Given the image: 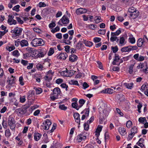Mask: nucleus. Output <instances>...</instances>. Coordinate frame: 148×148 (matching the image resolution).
<instances>
[{"instance_id": "f257e3e1", "label": "nucleus", "mask_w": 148, "mask_h": 148, "mask_svg": "<svg viewBox=\"0 0 148 148\" xmlns=\"http://www.w3.org/2000/svg\"><path fill=\"white\" fill-rule=\"evenodd\" d=\"M23 29L22 28L18 27H14L12 29L10 32L12 34V37H18L21 34Z\"/></svg>"}, {"instance_id": "f03ea898", "label": "nucleus", "mask_w": 148, "mask_h": 148, "mask_svg": "<svg viewBox=\"0 0 148 148\" xmlns=\"http://www.w3.org/2000/svg\"><path fill=\"white\" fill-rule=\"evenodd\" d=\"M31 43L32 46L34 47L42 46L45 44L43 40L42 39L38 38H35L33 40Z\"/></svg>"}, {"instance_id": "7ed1b4c3", "label": "nucleus", "mask_w": 148, "mask_h": 148, "mask_svg": "<svg viewBox=\"0 0 148 148\" xmlns=\"http://www.w3.org/2000/svg\"><path fill=\"white\" fill-rule=\"evenodd\" d=\"M89 136V134L87 132H84L76 136V141L78 142L85 140L86 137Z\"/></svg>"}, {"instance_id": "20e7f679", "label": "nucleus", "mask_w": 148, "mask_h": 148, "mask_svg": "<svg viewBox=\"0 0 148 148\" xmlns=\"http://www.w3.org/2000/svg\"><path fill=\"white\" fill-rule=\"evenodd\" d=\"M69 22V18L66 15H64L58 22V25L61 26H66Z\"/></svg>"}, {"instance_id": "39448f33", "label": "nucleus", "mask_w": 148, "mask_h": 148, "mask_svg": "<svg viewBox=\"0 0 148 148\" xmlns=\"http://www.w3.org/2000/svg\"><path fill=\"white\" fill-rule=\"evenodd\" d=\"M8 125L10 129L12 130H14L15 127V122L14 118L12 116H10L8 118Z\"/></svg>"}, {"instance_id": "423d86ee", "label": "nucleus", "mask_w": 148, "mask_h": 148, "mask_svg": "<svg viewBox=\"0 0 148 148\" xmlns=\"http://www.w3.org/2000/svg\"><path fill=\"white\" fill-rule=\"evenodd\" d=\"M27 107H23L18 108L15 110V112L19 116L23 115L25 114L27 112Z\"/></svg>"}, {"instance_id": "0eeeda50", "label": "nucleus", "mask_w": 148, "mask_h": 148, "mask_svg": "<svg viewBox=\"0 0 148 148\" xmlns=\"http://www.w3.org/2000/svg\"><path fill=\"white\" fill-rule=\"evenodd\" d=\"M51 124V123L49 120L46 119L45 122L43 123L41 126L44 129L48 130L49 129Z\"/></svg>"}, {"instance_id": "6e6552de", "label": "nucleus", "mask_w": 148, "mask_h": 148, "mask_svg": "<svg viewBox=\"0 0 148 148\" xmlns=\"http://www.w3.org/2000/svg\"><path fill=\"white\" fill-rule=\"evenodd\" d=\"M54 72H52L51 70H49L47 73L46 75L44 77V79L46 81H49L51 80L53 76Z\"/></svg>"}, {"instance_id": "1a4fd4ad", "label": "nucleus", "mask_w": 148, "mask_h": 148, "mask_svg": "<svg viewBox=\"0 0 148 148\" xmlns=\"http://www.w3.org/2000/svg\"><path fill=\"white\" fill-rule=\"evenodd\" d=\"M68 56V55L66 53H61L59 55H57L56 56L57 58L60 60H65Z\"/></svg>"}, {"instance_id": "9d476101", "label": "nucleus", "mask_w": 148, "mask_h": 148, "mask_svg": "<svg viewBox=\"0 0 148 148\" xmlns=\"http://www.w3.org/2000/svg\"><path fill=\"white\" fill-rule=\"evenodd\" d=\"M14 16L12 15H9L8 22L10 25H15L16 24V21L14 19Z\"/></svg>"}, {"instance_id": "9b49d317", "label": "nucleus", "mask_w": 148, "mask_h": 148, "mask_svg": "<svg viewBox=\"0 0 148 148\" xmlns=\"http://www.w3.org/2000/svg\"><path fill=\"white\" fill-rule=\"evenodd\" d=\"M73 116L76 122L78 124V127H79L80 122L79 114L77 113H75L73 114Z\"/></svg>"}, {"instance_id": "f8f14e48", "label": "nucleus", "mask_w": 148, "mask_h": 148, "mask_svg": "<svg viewBox=\"0 0 148 148\" xmlns=\"http://www.w3.org/2000/svg\"><path fill=\"white\" fill-rule=\"evenodd\" d=\"M69 37V35L68 33L65 34L63 35V42L65 43L67 45H70L71 43V41H70V42H67L68 40H69V39H68Z\"/></svg>"}, {"instance_id": "ddd939ff", "label": "nucleus", "mask_w": 148, "mask_h": 148, "mask_svg": "<svg viewBox=\"0 0 148 148\" xmlns=\"http://www.w3.org/2000/svg\"><path fill=\"white\" fill-rule=\"evenodd\" d=\"M87 12V11L86 9L80 8L76 10V13L77 15H80L83 13H86Z\"/></svg>"}, {"instance_id": "4468645a", "label": "nucleus", "mask_w": 148, "mask_h": 148, "mask_svg": "<svg viewBox=\"0 0 148 148\" xmlns=\"http://www.w3.org/2000/svg\"><path fill=\"white\" fill-rule=\"evenodd\" d=\"M120 58L118 55L115 54V58L113 61L112 62V64L114 65H119V61Z\"/></svg>"}, {"instance_id": "2eb2a0df", "label": "nucleus", "mask_w": 148, "mask_h": 148, "mask_svg": "<svg viewBox=\"0 0 148 148\" xmlns=\"http://www.w3.org/2000/svg\"><path fill=\"white\" fill-rule=\"evenodd\" d=\"M16 78L13 75H12L11 77L8 79L7 82L8 83V84L10 85H12L14 84L15 82Z\"/></svg>"}, {"instance_id": "dca6fc26", "label": "nucleus", "mask_w": 148, "mask_h": 148, "mask_svg": "<svg viewBox=\"0 0 148 148\" xmlns=\"http://www.w3.org/2000/svg\"><path fill=\"white\" fill-rule=\"evenodd\" d=\"M118 130L119 133L122 136H124L127 133L125 129L123 127H120Z\"/></svg>"}, {"instance_id": "f3484780", "label": "nucleus", "mask_w": 148, "mask_h": 148, "mask_svg": "<svg viewBox=\"0 0 148 148\" xmlns=\"http://www.w3.org/2000/svg\"><path fill=\"white\" fill-rule=\"evenodd\" d=\"M126 42H125V38L123 36L120 37L119 39L118 45L119 46H123L124 45Z\"/></svg>"}, {"instance_id": "a211bd4d", "label": "nucleus", "mask_w": 148, "mask_h": 148, "mask_svg": "<svg viewBox=\"0 0 148 148\" xmlns=\"http://www.w3.org/2000/svg\"><path fill=\"white\" fill-rule=\"evenodd\" d=\"M20 43L21 47H27L29 45L28 41L25 39H23L20 41Z\"/></svg>"}, {"instance_id": "6ab92c4d", "label": "nucleus", "mask_w": 148, "mask_h": 148, "mask_svg": "<svg viewBox=\"0 0 148 148\" xmlns=\"http://www.w3.org/2000/svg\"><path fill=\"white\" fill-rule=\"evenodd\" d=\"M53 95H55L56 96H58L60 94L61 91L59 88L56 87L53 89Z\"/></svg>"}, {"instance_id": "aec40b11", "label": "nucleus", "mask_w": 148, "mask_h": 148, "mask_svg": "<svg viewBox=\"0 0 148 148\" xmlns=\"http://www.w3.org/2000/svg\"><path fill=\"white\" fill-rule=\"evenodd\" d=\"M34 138L35 141H38L39 140L42 136V134L38 132H35L34 135Z\"/></svg>"}, {"instance_id": "412c9836", "label": "nucleus", "mask_w": 148, "mask_h": 148, "mask_svg": "<svg viewBox=\"0 0 148 148\" xmlns=\"http://www.w3.org/2000/svg\"><path fill=\"white\" fill-rule=\"evenodd\" d=\"M130 17L133 19H135L138 16L139 12L137 10H136L133 13H130Z\"/></svg>"}, {"instance_id": "4be33fe9", "label": "nucleus", "mask_w": 148, "mask_h": 148, "mask_svg": "<svg viewBox=\"0 0 148 148\" xmlns=\"http://www.w3.org/2000/svg\"><path fill=\"white\" fill-rule=\"evenodd\" d=\"M114 90L110 88H107L105 89L102 91V92L103 93H108L112 94L114 92Z\"/></svg>"}, {"instance_id": "5701e85b", "label": "nucleus", "mask_w": 148, "mask_h": 148, "mask_svg": "<svg viewBox=\"0 0 148 148\" xmlns=\"http://www.w3.org/2000/svg\"><path fill=\"white\" fill-rule=\"evenodd\" d=\"M124 85L128 89H131L133 88L134 83L133 82L130 83H125L124 84Z\"/></svg>"}, {"instance_id": "b1692460", "label": "nucleus", "mask_w": 148, "mask_h": 148, "mask_svg": "<svg viewBox=\"0 0 148 148\" xmlns=\"http://www.w3.org/2000/svg\"><path fill=\"white\" fill-rule=\"evenodd\" d=\"M77 59V56L75 54H72L69 57V60L72 62L76 61Z\"/></svg>"}, {"instance_id": "393cba45", "label": "nucleus", "mask_w": 148, "mask_h": 148, "mask_svg": "<svg viewBox=\"0 0 148 148\" xmlns=\"http://www.w3.org/2000/svg\"><path fill=\"white\" fill-rule=\"evenodd\" d=\"M83 42L86 46L88 47H91L93 44L92 42L88 41L85 39L83 40Z\"/></svg>"}, {"instance_id": "a878e982", "label": "nucleus", "mask_w": 148, "mask_h": 148, "mask_svg": "<svg viewBox=\"0 0 148 148\" xmlns=\"http://www.w3.org/2000/svg\"><path fill=\"white\" fill-rule=\"evenodd\" d=\"M70 35L69 37V40H68L67 42H70V41H71L73 39V35L74 34V31L73 30H71L69 31L68 32V34Z\"/></svg>"}, {"instance_id": "bb28decb", "label": "nucleus", "mask_w": 148, "mask_h": 148, "mask_svg": "<svg viewBox=\"0 0 148 148\" xmlns=\"http://www.w3.org/2000/svg\"><path fill=\"white\" fill-rule=\"evenodd\" d=\"M134 63L131 64L129 66L128 71L129 73L131 74L133 73V69L134 65L135 64V62L134 61Z\"/></svg>"}, {"instance_id": "cd10ccee", "label": "nucleus", "mask_w": 148, "mask_h": 148, "mask_svg": "<svg viewBox=\"0 0 148 148\" xmlns=\"http://www.w3.org/2000/svg\"><path fill=\"white\" fill-rule=\"evenodd\" d=\"M5 82V78L3 76H0V85L4 86Z\"/></svg>"}, {"instance_id": "c85d7f7f", "label": "nucleus", "mask_w": 148, "mask_h": 148, "mask_svg": "<svg viewBox=\"0 0 148 148\" xmlns=\"http://www.w3.org/2000/svg\"><path fill=\"white\" fill-rule=\"evenodd\" d=\"M110 40L111 41L113 42L114 41H116L117 43L119 42V39L116 36H112L110 38Z\"/></svg>"}, {"instance_id": "c756f323", "label": "nucleus", "mask_w": 148, "mask_h": 148, "mask_svg": "<svg viewBox=\"0 0 148 148\" xmlns=\"http://www.w3.org/2000/svg\"><path fill=\"white\" fill-rule=\"evenodd\" d=\"M121 32V31L120 29L117 30L115 32H111V36H118Z\"/></svg>"}, {"instance_id": "7c9ffc66", "label": "nucleus", "mask_w": 148, "mask_h": 148, "mask_svg": "<svg viewBox=\"0 0 148 148\" xmlns=\"http://www.w3.org/2000/svg\"><path fill=\"white\" fill-rule=\"evenodd\" d=\"M89 108H86L84 109L83 112H82L81 114L84 113L86 116L88 117L89 116Z\"/></svg>"}, {"instance_id": "2f4dec72", "label": "nucleus", "mask_w": 148, "mask_h": 148, "mask_svg": "<svg viewBox=\"0 0 148 148\" xmlns=\"http://www.w3.org/2000/svg\"><path fill=\"white\" fill-rule=\"evenodd\" d=\"M72 106L73 108L78 110L80 108L79 105H78L76 102H74L72 103Z\"/></svg>"}, {"instance_id": "473e14b6", "label": "nucleus", "mask_w": 148, "mask_h": 148, "mask_svg": "<svg viewBox=\"0 0 148 148\" xmlns=\"http://www.w3.org/2000/svg\"><path fill=\"white\" fill-rule=\"evenodd\" d=\"M11 135L10 131L9 129H6L5 131V136L8 138H9Z\"/></svg>"}, {"instance_id": "72a5a7b5", "label": "nucleus", "mask_w": 148, "mask_h": 148, "mask_svg": "<svg viewBox=\"0 0 148 148\" xmlns=\"http://www.w3.org/2000/svg\"><path fill=\"white\" fill-rule=\"evenodd\" d=\"M143 43V41L142 39L141 38H139L137 42V45L138 47H141Z\"/></svg>"}, {"instance_id": "f704fd0d", "label": "nucleus", "mask_w": 148, "mask_h": 148, "mask_svg": "<svg viewBox=\"0 0 148 148\" xmlns=\"http://www.w3.org/2000/svg\"><path fill=\"white\" fill-rule=\"evenodd\" d=\"M69 83L71 85H74L77 86L79 85L78 81L74 80L70 81L69 82Z\"/></svg>"}, {"instance_id": "c9c22d12", "label": "nucleus", "mask_w": 148, "mask_h": 148, "mask_svg": "<svg viewBox=\"0 0 148 148\" xmlns=\"http://www.w3.org/2000/svg\"><path fill=\"white\" fill-rule=\"evenodd\" d=\"M12 55L16 57H18L20 55V53L18 50H16L12 52Z\"/></svg>"}, {"instance_id": "e433bc0d", "label": "nucleus", "mask_w": 148, "mask_h": 148, "mask_svg": "<svg viewBox=\"0 0 148 148\" xmlns=\"http://www.w3.org/2000/svg\"><path fill=\"white\" fill-rule=\"evenodd\" d=\"M122 51L123 52H127L130 51L129 46L127 47H125L122 48L121 49Z\"/></svg>"}, {"instance_id": "4c0bfd02", "label": "nucleus", "mask_w": 148, "mask_h": 148, "mask_svg": "<svg viewBox=\"0 0 148 148\" xmlns=\"http://www.w3.org/2000/svg\"><path fill=\"white\" fill-rule=\"evenodd\" d=\"M138 121L141 123L144 124L145 122H147L145 117H140L138 119Z\"/></svg>"}, {"instance_id": "58836bf2", "label": "nucleus", "mask_w": 148, "mask_h": 148, "mask_svg": "<svg viewBox=\"0 0 148 148\" xmlns=\"http://www.w3.org/2000/svg\"><path fill=\"white\" fill-rule=\"evenodd\" d=\"M37 94H39L42 92V89L40 88H37L35 89Z\"/></svg>"}, {"instance_id": "ea45409f", "label": "nucleus", "mask_w": 148, "mask_h": 148, "mask_svg": "<svg viewBox=\"0 0 148 148\" xmlns=\"http://www.w3.org/2000/svg\"><path fill=\"white\" fill-rule=\"evenodd\" d=\"M23 79L22 76H20L19 78L18 81L19 82V84L21 86H23L24 84V82L23 81Z\"/></svg>"}, {"instance_id": "a19ab883", "label": "nucleus", "mask_w": 148, "mask_h": 148, "mask_svg": "<svg viewBox=\"0 0 148 148\" xmlns=\"http://www.w3.org/2000/svg\"><path fill=\"white\" fill-rule=\"evenodd\" d=\"M83 45L82 43L80 41H79L76 45V47L77 49H79L81 48Z\"/></svg>"}, {"instance_id": "79ce46f5", "label": "nucleus", "mask_w": 148, "mask_h": 148, "mask_svg": "<svg viewBox=\"0 0 148 148\" xmlns=\"http://www.w3.org/2000/svg\"><path fill=\"white\" fill-rule=\"evenodd\" d=\"M54 52V50L53 48H50L48 53V55L49 56H51L53 54Z\"/></svg>"}, {"instance_id": "37998d69", "label": "nucleus", "mask_w": 148, "mask_h": 148, "mask_svg": "<svg viewBox=\"0 0 148 148\" xmlns=\"http://www.w3.org/2000/svg\"><path fill=\"white\" fill-rule=\"evenodd\" d=\"M60 28L59 27L57 26L54 29H52L51 31L53 33H55L56 32H58L60 31Z\"/></svg>"}, {"instance_id": "c03bdc74", "label": "nucleus", "mask_w": 148, "mask_h": 148, "mask_svg": "<svg viewBox=\"0 0 148 148\" xmlns=\"http://www.w3.org/2000/svg\"><path fill=\"white\" fill-rule=\"evenodd\" d=\"M85 102L84 100L83 99H80L79 101V106L80 108H81L84 104Z\"/></svg>"}, {"instance_id": "a18cd8bd", "label": "nucleus", "mask_w": 148, "mask_h": 148, "mask_svg": "<svg viewBox=\"0 0 148 148\" xmlns=\"http://www.w3.org/2000/svg\"><path fill=\"white\" fill-rule=\"evenodd\" d=\"M20 7V6L18 5H17L14 6L13 8H12V10L14 11H15L16 12H18L19 11L20 9L19 8Z\"/></svg>"}, {"instance_id": "49530a36", "label": "nucleus", "mask_w": 148, "mask_h": 148, "mask_svg": "<svg viewBox=\"0 0 148 148\" xmlns=\"http://www.w3.org/2000/svg\"><path fill=\"white\" fill-rule=\"evenodd\" d=\"M15 49V47L13 45L10 47L8 46L6 47V49L8 51H11L14 50Z\"/></svg>"}, {"instance_id": "de8ad7c7", "label": "nucleus", "mask_w": 148, "mask_h": 148, "mask_svg": "<svg viewBox=\"0 0 148 148\" xmlns=\"http://www.w3.org/2000/svg\"><path fill=\"white\" fill-rule=\"evenodd\" d=\"M131 132L132 133H133L134 134L138 132L137 129L136 127H133L132 128Z\"/></svg>"}, {"instance_id": "09e8293b", "label": "nucleus", "mask_w": 148, "mask_h": 148, "mask_svg": "<svg viewBox=\"0 0 148 148\" xmlns=\"http://www.w3.org/2000/svg\"><path fill=\"white\" fill-rule=\"evenodd\" d=\"M88 27L91 29L94 30L95 28L97 27V25H96L90 24L88 25Z\"/></svg>"}, {"instance_id": "8fccbe9b", "label": "nucleus", "mask_w": 148, "mask_h": 148, "mask_svg": "<svg viewBox=\"0 0 148 148\" xmlns=\"http://www.w3.org/2000/svg\"><path fill=\"white\" fill-rule=\"evenodd\" d=\"M31 56L34 58L36 59L38 58V56H37L38 53H36V51L35 50L33 51Z\"/></svg>"}, {"instance_id": "3c124183", "label": "nucleus", "mask_w": 148, "mask_h": 148, "mask_svg": "<svg viewBox=\"0 0 148 148\" xmlns=\"http://www.w3.org/2000/svg\"><path fill=\"white\" fill-rule=\"evenodd\" d=\"M36 67L38 70L42 71L43 70V68L42 65L40 63H38L36 65Z\"/></svg>"}, {"instance_id": "603ef678", "label": "nucleus", "mask_w": 148, "mask_h": 148, "mask_svg": "<svg viewBox=\"0 0 148 148\" xmlns=\"http://www.w3.org/2000/svg\"><path fill=\"white\" fill-rule=\"evenodd\" d=\"M25 98V96L20 97V102L21 103H24L26 100Z\"/></svg>"}, {"instance_id": "864d4df0", "label": "nucleus", "mask_w": 148, "mask_h": 148, "mask_svg": "<svg viewBox=\"0 0 148 148\" xmlns=\"http://www.w3.org/2000/svg\"><path fill=\"white\" fill-rule=\"evenodd\" d=\"M136 10V9H135L134 7H132L129 8L128 10V11L130 13H133Z\"/></svg>"}, {"instance_id": "5fc2aeb1", "label": "nucleus", "mask_w": 148, "mask_h": 148, "mask_svg": "<svg viewBox=\"0 0 148 148\" xmlns=\"http://www.w3.org/2000/svg\"><path fill=\"white\" fill-rule=\"evenodd\" d=\"M67 73V71H62L60 74L62 76L68 77L69 75H68Z\"/></svg>"}, {"instance_id": "6e6d98bb", "label": "nucleus", "mask_w": 148, "mask_h": 148, "mask_svg": "<svg viewBox=\"0 0 148 148\" xmlns=\"http://www.w3.org/2000/svg\"><path fill=\"white\" fill-rule=\"evenodd\" d=\"M129 41L131 44H134L135 42V39L134 37L130 38H129Z\"/></svg>"}, {"instance_id": "4d7b16f0", "label": "nucleus", "mask_w": 148, "mask_h": 148, "mask_svg": "<svg viewBox=\"0 0 148 148\" xmlns=\"http://www.w3.org/2000/svg\"><path fill=\"white\" fill-rule=\"evenodd\" d=\"M59 108L60 109L63 110H65L67 109V107L65 106L64 105H60L59 106Z\"/></svg>"}, {"instance_id": "13d9d810", "label": "nucleus", "mask_w": 148, "mask_h": 148, "mask_svg": "<svg viewBox=\"0 0 148 148\" xmlns=\"http://www.w3.org/2000/svg\"><path fill=\"white\" fill-rule=\"evenodd\" d=\"M130 51L131 50H136L138 49V47L136 46H129Z\"/></svg>"}, {"instance_id": "bf43d9fd", "label": "nucleus", "mask_w": 148, "mask_h": 148, "mask_svg": "<svg viewBox=\"0 0 148 148\" xmlns=\"http://www.w3.org/2000/svg\"><path fill=\"white\" fill-rule=\"evenodd\" d=\"M132 125V122L130 121H128L126 123V126L128 128H130Z\"/></svg>"}, {"instance_id": "052dcab7", "label": "nucleus", "mask_w": 148, "mask_h": 148, "mask_svg": "<svg viewBox=\"0 0 148 148\" xmlns=\"http://www.w3.org/2000/svg\"><path fill=\"white\" fill-rule=\"evenodd\" d=\"M116 110L117 113L119 114V116L121 117L123 116V114L120 109L118 108H116Z\"/></svg>"}, {"instance_id": "680f3d73", "label": "nucleus", "mask_w": 148, "mask_h": 148, "mask_svg": "<svg viewBox=\"0 0 148 148\" xmlns=\"http://www.w3.org/2000/svg\"><path fill=\"white\" fill-rule=\"evenodd\" d=\"M16 19L17 20L18 22L20 24H22L24 23L23 21L19 17H16Z\"/></svg>"}, {"instance_id": "e2e57ef3", "label": "nucleus", "mask_w": 148, "mask_h": 148, "mask_svg": "<svg viewBox=\"0 0 148 148\" xmlns=\"http://www.w3.org/2000/svg\"><path fill=\"white\" fill-rule=\"evenodd\" d=\"M106 29H100L98 31V32L99 34L104 35L106 33Z\"/></svg>"}, {"instance_id": "0e129e2a", "label": "nucleus", "mask_w": 148, "mask_h": 148, "mask_svg": "<svg viewBox=\"0 0 148 148\" xmlns=\"http://www.w3.org/2000/svg\"><path fill=\"white\" fill-rule=\"evenodd\" d=\"M101 17L100 16H96L95 18V23H98L101 21H100Z\"/></svg>"}, {"instance_id": "69168bd1", "label": "nucleus", "mask_w": 148, "mask_h": 148, "mask_svg": "<svg viewBox=\"0 0 148 148\" xmlns=\"http://www.w3.org/2000/svg\"><path fill=\"white\" fill-rule=\"evenodd\" d=\"M67 72L68 75H69L68 77L73 75L75 73V72L72 70L68 71Z\"/></svg>"}, {"instance_id": "338daca9", "label": "nucleus", "mask_w": 148, "mask_h": 148, "mask_svg": "<svg viewBox=\"0 0 148 148\" xmlns=\"http://www.w3.org/2000/svg\"><path fill=\"white\" fill-rule=\"evenodd\" d=\"M2 124L4 128L6 129L7 128V122L6 121H5L4 119L3 121Z\"/></svg>"}, {"instance_id": "774afa93", "label": "nucleus", "mask_w": 148, "mask_h": 148, "mask_svg": "<svg viewBox=\"0 0 148 148\" xmlns=\"http://www.w3.org/2000/svg\"><path fill=\"white\" fill-rule=\"evenodd\" d=\"M103 113L105 116H107L109 114V111L107 109H105L103 110Z\"/></svg>"}]
</instances>
